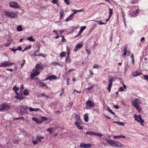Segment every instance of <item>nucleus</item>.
I'll return each instance as SVG.
<instances>
[{
	"label": "nucleus",
	"mask_w": 148,
	"mask_h": 148,
	"mask_svg": "<svg viewBox=\"0 0 148 148\" xmlns=\"http://www.w3.org/2000/svg\"><path fill=\"white\" fill-rule=\"evenodd\" d=\"M105 140L108 143L114 147H121L123 145L121 143L118 141L107 138H106Z\"/></svg>",
	"instance_id": "1"
},
{
	"label": "nucleus",
	"mask_w": 148,
	"mask_h": 148,
	"mask_svg": "<svg viewBox=\"0 0 148 148\" xmlns=\"http://www.w3.org/2000/svg\"><path fill=\"white\" fill-rule=\"evenodd\" d=\"M3 13L4 14V15L6 16V17H8L10 18H14L16 17L17 15L16 12L13 11H4Z\"/></svg>",
	"instance_id": "2"
},
{
	"label": "nucleus",
	"mask_w": 148,
	"mask_h": 148,
	"mask_svg": "<svg viewBox=\"0 0 148 148\" xmlns=\"http://www.w3.org/2000/svg\"><path fill=\"white\" fill-rule=\"evenodd\" d=\"M48 118L45 117H41L40 119H38L35 118L34 117L32 118V120L33 121H35L36 123L38 124H40L42 123L44 121L47 120Z\"/></svg>",
	"instance_id": "3"
},
{
	"label": "nucleus",
	"mask_w": 148,
	"mask_h": 148,
	"mask_svg": "<svg viewBox=\"0 0 148 148\" xmlns=\"http://www.w3.org/2000/svg\"><path fill=\"white\" fill-rule=\"evenodd\" d=\"M10 108L9 105L6 103L2 104L0 106V111L3 112L6 111L10 109Z\"/></svg>",
	"instance_id": "4"
},
{
	"label": "nucleus",
	"mask_w": 148,
	"mask_h": 148,
	"mask_svg": "<svg viewBox=\"0 0 148 148\" xmlns=\"http://www.w3.org/2000/svg\"><path fill=\"white\" fill-rule=\"evenodd\" d=\"M134 117L135 120L140 123L142 126H143V123L144 122V120L142 119V117L140 115H137L136 114L134 115Z\"/></svg>",
	"instance_id": "5"
},
{
	"label": "nucleus",
	"mask_w": 148,
	"mask_h": 148,
	"mask_svg": "<svg viewBox=\"0 0 148 148\" xmlns=\"http://www.w3.org/2000/svg\"><path fill=\"white\" fill-rule=\"evenodd\" d=\"M142 102L139 99H135L132 101V104L133 106L134 107L139 106Z\"/></svg>",
	"instance_id": "6"
},
{
	"label": "nucleus",
	"mask_w": 148,
	"mask_h": 148,
	"mask_svg": "<svg viewBox=\"0 0 148 148\" xmlns=\"http://www.w3.org/2000/svg\"><path fill=\"white\" fill-rule=\"evenodd\" d=\"M139 12V10L138 9H136L135 11L133 12L130 11L129 12L128 16L130 17H135L138 14Z\"/></svg>",
	"instance_id": "7"
},
{
	"label": "nucleus",
	"mask_w": 148,
	"mask_h": 148,
	"mask_svg": "<svg viewBox=\"0 0 148 148\" xmlns=\"http://www.w3.org/2000/svg\"><path fill=\"white\" fill-rule=\"evenodd\" d=\"M114 78L113 77H111L108 79L109 84L108 86L107 87V89L108 90L109 92L111 91V89L112 86V83L114 80Z\"/></svg>",
	"instance_id": "8"
},
{
	"label": "nucleus",
	"mask_w": 148,
	"mask_h": 148,
	"mask_svg": "<svg viewBox=\"0 0 148 148\" xmlns=\"http://www.w3.org/2000/svg\"><path fill=\"white\" fill-rule=\"evenodd\" d=\"M32 71L33 73L31 74L30 75V77L32 79H33L34 77L40 74V72L38 71H36V70L33 69Z\"/></svg>",
	"instance_id": "9"
},
{
	"label": "nucleus",
	"mask_w": 148,
	"mask_h": 148,
	"mask_svg": "<svg viewBox=\"0 0 148 148\" xmlns=\"http://www.w3.org/2000/svg\"><path fill=\"white\" fill-rule=\"evenodd\" d=\"M10 6L13 8H19V6L17 4V3L16 1H12L10 3Z\"/></svg>",
	"instance_id": "10"
},
{
	"label": "nucleus",
	"mask_w": 148,
	"mask_h": 148,
	"mask_svg": "<svg viewBox=\"0 0 148 148\" xmlns=\"http://www.w3.org/2000/svg\"><path fill=\"white\" fill-rule=\"evenodd\" d=\"M4 67H7L11 66L15 64L14 63L6 61L3 62Z\"/></svg>",
	"instance_id": "11"
},
{
	"label": "nucleus",
	"mask_w": 148,
	"mask_h": 148,
	"mask_svg": "<svg viewBox=\"0 0 148 148\" xmlns=\"http://www.w3.org/2000/svg\"><path fill=\"white\" fill-rule=\"evenodd\" d=\"M28 108L27 106H25V107H21L20 108V111L22 115L26 114L27 113V109Z\"/></svg>",
	"instance_id": "12"
},
{
	"label": "nucleus",
	"mask_w": 148,
	"mask_h": 148,
	"mask_svg": "<svg viewBox=\"0 0 148 148\" xmlns=\"http://www.w3.org/2000/svg\"><path fill=\"white\" fill-rule=\"evenodd\" d=\"M43 66V64L41 63L38 64L36 65L35 68L34 69L36 70V71H38L42 69Z\"/></svg>",
	"instance_id": "13"
},
{
	"label": "nucleus",
	"mask_w": 148,
	"mask_h": 148,
	"mask_svg": "<svg viewBox=\"0 0 148 148\" xmlns=\"http://www.w3.org/2000/svg\"><path fill=\"white\" fill-rule=\"evenodd\" d=\"M92 146L91 144H85L84 143H81L80 145V147H84V148H89Z\"/></svg>",
	"instance_id": "14"
},
{
	"label": "nucleus",
	"mask_w": 148,
	"mask_h": 148,
	"mask_svg": "<svg viewBox=\"0 0 148 148\" xmlns=\"http://www.w3.org/2000/svg\"><path fill=\"white\" fill-rule=\"evenodd\" d=\"M86 105L88 107H92L95 105L94 103L92 101L88 100L86 103Z\"/></svg>",
	"instance_id": "15"
},
{
	"label": "nucleus",
	"mask_w": 148,
	"mask_h": 148,
	"mask_svg": "<svg viewBox=\"0 0 148 148\" xmlns=\"http://www.w3.org/2000/svg\"><path fill=\"white\" fill-rule=\"evenodd\" d=\"M82 47L83 45L82 44H77L74 49V51L75 52L77 51L79 49L81 48Z\"/></svg>",
	"instance_id": "16"
},
{
	"label": "nucleus",
	"mask_w": 148,
	"mask_h": 148,
	"mask_svg": "<svg viewBox=\"0 0 148 148\" xmlns=\"http://www.w3.org/2000/svg\"><path fill=\"white\" fill-rule=\"evenodd\" d=\"M132 74L134 77H135L142 74V73L139 71H135L133 72Z\"/></svg>",
	"instance_id": "17"
},
{
	"label": "nucleus",
	"mask_w": 148,
	"mask_h": 148,
	"mask_svg": "<svg viewBox=\"0 0 148 148\" xmlns=\"http://www.w3.org/2000/svg\"><path fill=\"white\" fill-rule=\"evenodd\" d=\"M75 124L78 129L80 130L83 129V127L79 125V123L77 122L76 121L75 123Z\"/></svg>",
	"instance_id": "18"
},
{
	"label": "nucleus",
	"mask_w": 148,
	"mask_h": 148,
	"mask_svg": "<svg viewBox=\"0 0 148 148\" xmlns=\"http://www.w3.org/2000/svg\"><path fill=\"white\" fill-rule=\"evenodd\" d=\"M19 88L16 87V86H15L13 88V90L14 91L15 93L17 95H18V93L17 92V91L19 90Z\"/></svg>",
	"instance_id": "19"
},
{
	"label": "nucleus",
	"mask_w": 148,
	"mask_h": 148,
	"mask_svg": "<svg viewBox=\"0 0 148 148\" xmlns=\"http://www.w3.org/2000/svg\"><path fill=\"white\" fill-rule=\"evenodd\" d=\"M23 94L25 96L28 95L29 94V90L27 88H26L23 91Z\"/></svg>",
	"instance_id": "20"
},
{
	"label": "nucleus",
	"mask_w": 148,
	"mask_h": 148,
	"mask_svg": "<svg viewBox=\"0 0 148 148\" xmlns=\"http://www.w3.org/2000/svg\"><path fill=\"white\" fill-rule=\"evenodd\" d=\"M49 80H51L53 79H57V77L54 75H49Z\"/></svg>",
	"instance_id": "21"
},
{
	"label": "nucleus",
	"mask_w": 148,
	"mask_h": 148,
	"mask_svg": "<svg viewBox=\"0 0 148 148\" xmlns=\"http://www.w3.org/2000/svg\"><path fill=\"white\" fill-rule=\"evenodd\" d=\"M29 111L30 112H33V111H38V110H39V109L38 108H33L32 107H30L29 108Z\"/></svg>",
	"instance_id": "22"
},
{
	"label": "nucleus",
	"mask_w": 148,
	"mask_h": 148,
	"mask_svg": "<svg viewBox=\"0 0 148 148\" xmlns=\"http://www.w3.org/2000/svg\"><path fill=\"white\" fill-rule=\"evenodd\" d=\"M84 121L86 122H88V114H87L86 113L84 114Z\"/></svg>",
	"instance_id": "23"
},
{
	"label": "nucleus",
	"mask_w": 148,
	"mask_h": 148,
	"mask_svg": "<svg viewBox=\"0 0 148 148\" xmlns=\"http://www.w3.org/2000/svg\"><path fill=\"white\" fill-rule=\"evenodd\" d=\"M113 123L117 124L119 125L124 126V123L122 122H118L117 121H113Z\"/></svg>",
	"instance_id": "24"
},
{
	"label": "nucleus",
	"mask_w": 148,
	"mask_h": 148,
	"mask_svg": "<svg viewBox=\"0 0 148 148\" xmlns=\"http://www.w3.org/2000/svg\"><path fill=\"white\" fill-rule=\"evenodd\" d=\"M95 132H92L91 131H87L86 134H89L90 135H95Z\"/></svg>",
	"instance_id": "25"
},
{
	"label": "nucleus",
	"mask_w": 148,
	"mask_h": 148,
	"mask_svg": "<svg viewBox=\"0 0 148 148\" xmlns=\"http://www.w3.org/2000/svg\"><path fill=\"white\" fill-rule=\"evenodd\" d=\"M73 15L72 14L70 15L68 17L66 20V21H68L72 19L73 18Z\"/></svg>",
	"instance_id": "26"
},
{
	"label": "nucleus",
	"mask_w": 148,
	"mask_h": 148,
	"mask_svg": "<svg viewBox=\"0 0 148 148\" xmlns=\"http://www.w3.org/2000/svg\"><path fill=\"white\" fill-rule=\"evenodd\" d=\"M65 61L67 63H69L71 62V59L70 58L69 55H67Z\"/></svg>",
	"instance_id": "27"
},
{
	"label": "nucleus",
	"mask_w": 148,
	"mask_h": 148,
	"mask_svg": "<svg viewBox=\"0 0 148 148\" xmlns=\"http://www.w3.org/2000/svg\"><path fill=\"white\" fill-rule=\"evenodd\" d=\"M43 138H44V137L41 136H38L37 137V139L40 142L41 141V140Z\"/></svg>",
	"instance_id": "28"
},
{
	"label": "nucleus",
	"mask_w": 148,
	"mask_h": 148,
	"mask_svg": "<svg viewBox=\"0 0 148 148\" xmlns=\"http://www.w3.org/2000/svg\"><path fill=\"white\" fill-rule=\"evenodd\" d=\"M66 51H67V55H70V48L68 46H67L66 47Z\"/></svg>",
	"instance_id": "29"
},
{
	"label": "nucleus",
	"mask_w": 148,
	"mask_h": 148,
	"mask_svg": "<svg viewBox=\"0 0 148 148\" xmlns=\"http://www.w3.org/2000/svg\"><path fill=\"white\" fill-rule=\"evenodd\" d=\"M38 83L40 86L41 87L46 86V85L44 83L40 82H38Z\"/></svg>",
	"instance_id": "30"
},
{
	"label": "nucleus",
	"mask_w": 148,
	"mask_h": 148,
	"mask_svg": "<svg viewBox=\"0 0 148 148\" xmlns=\"http://www.w3.org/2000/svg\"><path fill=\"white\" fill-rule=\"evenodd\" d=\"M27 39L30 41L34 42L35 39H33L32 36L30 37L27 38Z\"/></svg>",
	"instance_id": "31"
},
{
	"label": "nucleus",
	"mask_w": 148,
	"mask_h": 148,
	"mask_svg": "<svg viewBox=\"0 0 148 148\" xmlns=\"http://www.w3.org/2000/svg\"><path fill=\"white\" fill-rule=\"evenodd\" d=\"M113 12V10L112 9H109V18H110L111 16L112 15V14Z\"/></svg>",
	"instance_id": "32"
},
{
	"label": "nucleus",
	"mask_w": 148,
	"mask_h": 148,
	"mask_svg": "<svg viewBox=\"0 0 148 148\" xmlns=\"http://www.w3.org/2000/svg\"><path fill=\"white\" fill-rule=\"evenodd\" d=\"M97 23L99 24V25H102V24H106V22H103L102 21H96Z\"/></svg>",
	"instance_id": "33"
},
{
	"label": "nucleus",
	"mask_w": 148,
	"mask_h": 148,
	"mask_svg": "<svg viewBox=\"0 0 148 148\" xmlns=\"http://www.w3.org/2000/svg\"><path fill=\"white\" fill-rule=\"evenodd\" d=\"M95 135L97 136H99V137H102V136H103V134L101 133H96L95 132Z\"/></svg>",
	"instance_id": "34"
},
{
	"label": "nucleus",
	"mask_w": 148,
	"mask_h": 148,
	"mask_svg": "<svg viewBox=\"0 0 148 148\" xmlns=\"http://www.w3.org/2000/svg\"><path fill=\"white\" fill-rule=\"evenodd\" d=\"M38 56H42L43 57L45 58L47 55H45L44 54L42 53H40L37 55Z\"/></svg>",
	"instance_id": "35"
},
{
	"label": "nucleus",
	"mask_w": 148,
	"mask_h": 148,
	"mask_svg": "<svg viewBox=\"0 0 148 148\" xmlns=\"http://www.w3.org/2000/svg\"><path fill=\"white\" fill-rule=\"evenodd\" d=\"M66 56V53L64 52H62L60 54V56L62 58L65 57Z\"/></svg>",
	"instance_id": "36"
},
{
	"label": "nucleus",
	"mask_w": 148,
	"mask_h": 148,
	"mask_svg": "<svg viewBox=\"0 0 148 148\" xmlns=\"http://www.w3.org/2000/svg\"><path fill=\"white\" fill-rule=\"evenodd\" d=\"M18 97H19L18 99H19V100H22L25 98V97L23 96V95H18Z\"/></svg>",
	"instance_id": "37"
},
{
	"label": "nucleus",
	"mask_w": 148,
	"mask_h": 148,
	"mask_svg": "<svg viewBox=\"0 0 148 148\" xmlns=\"http://www.w3.org/2000/svg\"><path fill=\"white\" fill-rule=\"evenodd\" d=\"M60 19H61L64 16V12L63 11L60 12Z\"/></svg>",
	"instance_id": "38"
},
{
	"label": "nucleus",
	"mask_w": 148,
	"mask_h": 148,
	"mask_svg": "<svg viewBox=\"0 0 148 148\" xmlns=\"http://www.w3.org/2000/svg\"><path fill=\"white\" fill-rule=\"evenodd\" d=\"M17 30L18 31L20 32L22 30V27L21 26H19L17 27Z\"/></svg>",
	"instance_id": "39"
},
{
	"label": "nucleus",
	"mask_w": 148,
	"mask_h": 148,
	"mask_svg": "<svg viewBox=\"0 0 148 148\" xmlns=\"http://www.w3.org/2000/svg\"><path fill=\"white\" fill-rule=\"evenodd\" d=\"M107 110L109 112H110L112 114H113V115L115 114V113L113 112L112 111V110L110 108H108L107 109Z\"/></svg>",
	"instance_id": "40"
},
{
	"label": "nucleus",
	"mask_w": 148,
	"mask_h": 148,
	"mask_svg": "<svg viewBox=\"0 0 148 148\" xmlns=\"http://www.w3.org/2000/svg\"><path fill=\"white\" fill-rule=\"evenodd\" d=\"M75 117L77 120L78 121H79L80 120V118L79 116L77 114H76L75 116Z\"/></svg>",
	"instance_id": "41"
},
{
	"label": "nucleus",
	"mask_w": 148,
	"mask_h": 148,
	"mask_svg": "<svg viewBox=\"0 0 148 148\" xmlns=\"http://www.w3.org/2000/svg\"><path fill=\"white\" fill-rule=\"evenodd\" d=\"M99 67H101V66L98 65L97 64H95L93 66V67L95 69H97Z\"/></svg>",
	"instance_id": "42"
},
{
	"label": "nucleus",
	"mask_w": 148,
	"mask_h": 148,
	"mask_svg": "<svg viewBox=\"0 0 148 148\" xmlns=\"http://www.w3.org/2000/svg\"><path fill=\"white\" fill-rule=\"evenodd\" d=\"M135 107L136 108L138 112H140L141 111V109L139 107V106H135Z\"/></svg>",
	"instance_id": "43"
},
{
	"label": "nucleus",
	"mask_w": 148,
	"mask_h": 148,
	"mask_svg": "<svg viewBox=\"0 0 148 148\" xmlns=\"http://www.w3.org/2000/svg\"><path fill=\"white\" fill-rule=\"evenodd\" d=\"M47 131L48 132H49L50 133V134H52L53 130H52V129L51 128H48L47 130Z\"/></svg>",
	"instance_id": "44"
},
{
	"label": "nucleus",
	"mask_w": 148,
	"mask_h": 148,
	"mask_svg": "<svg viewBox=\"0 0 148 148\" xmlns=\"http://www.w3.org/2000/svg\"><path fill=\"white\" fill-rule=\"evenodd\" d=\"M86 26H84L81 27L80 29V30L83 32L86 28Z\"/></svg>",
	"instance_id": "45"
},
{
	"label": "nucleus",
	"mask_w": 148,
	"mask_h": 148,
	"mask_svg": "<svg viewBox=\"0 0 148 148\" xmlns=\"http://www.w3.org/2000/svg\"><path fill=\"white\" fill-rule=\"evenodd\" d=\"M58 2V0H52V2L54 4H57ZM57 4L58 5V4Z\"/></svg>",
	"instance_id": "46"
},
{
	"label": "nucleus",
	"mask_w": 148,
	"mask_h": 148,
	"mask_svg": "<svg viewBox=\"0 0 148 148\" xmlns=\"http://www.w3.org/2000/svg\"><path fill=\"white\" fill-rule=\"evenodd\" d=\"M33 144L34 145H36V144H38V142L37 140H34L32 141Z\"/></svg>",
	"instance_id": "47"
},
{
	"label": "nucleus",
	"mask_w": 148,
	"mask_h": 148,
	"mask_svg": "<svg viewBox=\"0 0 148 148\" xmlns=\"http://www.w3.org/2000/svg\"><path fill=\"white\" fill-rule=\"evenodd\" d=\"M52 64H53L55 66H56L57 65H59L61 66H62L60 64L56 62H53L52 63Z\"/></svg>",
	"instance_id": "48"
},
{
	"label": "nucleus",
	"mask_w": 148,
	"mask_h": 148,
	"mask_svg": "<svg viewBox=\"0 0 148 148\" xmlns=\"http://www.w3.org/2000/svg\"><path fill=\"white\" fill-rule=\"evenodd\" d=\"M143 76L145 80H148V75H143Z\"/></svg>",
	"instance_id": "49"
},
{
	"label": "nucleus",
	"mask_w": 148,
	"mask_h": 148,
	"mask_svg": "<svg viewBox=\"0 0 148 148\" xmlns=\"http://www.w3.org/2000/svg\"><path fill=\"white\" fill-rule=\"evenodd\" d=\"M73 103L72 102L70 103L69 105L67 106V107L70 108H71L73 106Z\"/></svg>",
	"instance_id": "50"
},
{
	"label": "nucleus",
	"mask_w": 148,
	"mask_h": 148,
	"mask_svg": "<svg viewBox=\"0 0 148 148\" xmlns=\"http://www.w3.org/2000/svg\"><path fill=\"white\" fill-rule=\"evenodd\" d=\"M24 88V85L23 84H22L20 88V89L21 91H22L23 90Z\"/></svg>",
	"instance_id": "51"
},
{
	"label": "nucleus",
	"mask_w": 148,
	"mask_h": 148,
	"mask_svg": "<svg viewBox=\"0 0 148 148\" xmlns=\"http://www.w3.org/2000/svg\"><path fill=\"white\" fill-rule=\"evenodd\" d=\"M64 1L67 5H69V0H64Z\"/></svg>",
	"instance_id": "52"
},
{
	"label": "nucleus",
	"mask_w": 148,
	"mask_h": 148,
	"mask_svg": "<svg viewBox=\"0 0 148 148\" xmlns=\"http://www.w3.org/2000/svg\"><path fill=\"white\" fill-rule=\"evenodd\" d=\"M116 138H121L120 135L119 136H115L113 137V138L114 139H115Z\"/></svg>",
	"instance_id": "53"
},
{
	"label": "nucleus",
	"mask_w": 148,
	"mask_h": 148,
	"mask_svg": "<svg viewBox=\"0 0 148 148\" xmlns=\"http://www.w3.org/2000/svg\"><path fill=\"white\" fill-rule=\"evenodd\" d=\"M72 11L73 12V14H72L73 15V16L77 12V10H72Z\"/></svg>",
	"instance_id": "54"
},
{
	"label": "nucleus",
	"mask_w": 148,
	"mask_h": 148,
	"mask_svg": "<svg viewBox=\"0 0 148 148\" xmlns=\"http://www.w3.org/2000/svg\"><path fill=\"white\" fill-rule=\"evenodd\" d=\"M124 90L123 89V88L122 87H121L119 90V91H124Z\"/></svg>",
	"instance_id": "55"
},
{
	"label": "nucleus",
	"mask_w": 148,
	"mask_h": 148,
	"mask_svg": "<svg viewBox=\"0 0 148 148\" xmlns=\"http://www.w3.org/2000/svg\"><path fill=\"white\" fill-rule=\"evenodd\" d=\"M69 78H67L66 79V84L67 85H69Z\"/></svg>",
	"instance_id": "56"
},
{
	"label": "nucleus",
	"mask_w": 148,
	"mask_h": 148,
	"mask_svg": "<svg viewBox=\"0 0 148 148\" xmlns=\"http://www.w3.org/2000/svg\"><path fill=\"white\" fill-rule=\"evenodd\" d=\"M82 32H83L82 31L80 30V31L79 32V33L78 34V35L77 36H75V38H76L78 36L80 35L81 34Z\"/></svg>",
	"instance_id": "57"
},
{
	"label": "nucleus",
	"mask_w": 148,
	"mask_h": 148,
	"mask_svg": "<svg viewBox=\"0 0 148 148\" xmlns=\"http://www.w3.org/2000/svg\"><path fill=\"white\" fill-rule=\"evenodd\" d=\"M11 44V42H8L5 44V46L6 47H8L10 46Z\"/></svg>",
	"instance_id": "58"
},
{
	"label": "nucleus",
	"mask_w": 148,
	"mask_h": 148,
	"mask_svg": "<svg viewBox=\"0 0 148 148\" xmlns=\"http://www.w3.org/2000/svg\"><path fill=\"white\" fill-rule=\"evenodd\" d=\"M86 52L88 54V55H89L90 53V51L88 49H86Z\"/></svg>",
	"instance_id": "59"
},
{
	"label": "nucleus",
	"mask_w": 148,
	"mask_h": 148,
	"mask_svg": "<svg viewBox=\"0 0 148 148\" xmlns=\"http://www.w3.org/2000/svg\"><path fill=\"white\" fill-rule=\"evenodd\" d=\"M127 47L126 46H125L123 49V51L124 52H127Z\"/></svg>",
	"instance_id": "60"
},
{
	"label": "nucleus",
	"mask_w": 148,
	"mask_h": 148,
	"mask_svg": "<svg viewBox=\"0 0 148 148\" xmlns=\"http://www.w3.org/2000/svg\"><path fill=\"white\" fill-rule=\"evenodd\" d=\"M11 50L14 53H16V51H17L16 49H13V48L11 49Z\"/></svg>",
	"instance_id": "61"
},
{
	"label": "nucleus",
	"mask_w": 148,
	"mask_h": 148,
	"mask_svg": "<svg viewBox=\"0 0 148 148\" xmlns=\"http://www.w3.org/2000/svg\"><path fill=\"white\" fill-rule=\"evenodd\" d=\"M114 107L116 109H118L119 108V106L118 105H114Z\"/></svg>",
	"instance_id": "62"
},
{
	"label": "nucleus",
	"mask_w": 148,
	"mask_h": 148,
	"mask_svg": "<svg viewBox=\"0 0 148 148\" xmlns=\"http://www.w3.org/2000/svg\"><path fill=\"white\" fill-rule=\"evenodd\" d=\"M66 40L65 38H64V36H62V41L63 42H66Z\"/></svg>",
	"instance_id": "63"
},
{
	"label": "nucleus",
	"mask_w": 148,
	"mask_h": 148,
	"mask_svg": "<svg viewBox=\"0 0 148 148\" xmlns=\"http://www.w3.org/2000/svg\"><path fill=\"white\" fill-rule=\"evenodd\" d=\"M93 88V86H90L87 88V89L88 90H90L91 89H92Z\"/></svg>",
	"instance_id": "64"
}]
</instances>
